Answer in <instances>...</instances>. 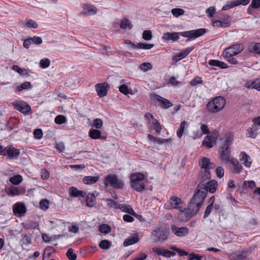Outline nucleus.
<instances>
[{"label":"nucleus","instance_id":"1","mask_svg":"<svg viewBox=\"0 0 260 260\" xmlns=\"http://www.w3.org/2000/svg\"><path fill=\"white\" fill-rule=\"evenodd\" d=\"M233 141L232 134L229 133L226 135L225 140L223 145L219 149L220 158L224 163H229L230 159L231 150L230 146Z\"/></svg>","mask_w":260,"mask_h":260},{"label":"nucleus","instance_id":"2","mask_svg":"<svg viewBox=\"0 0 260 260\" xmlns=\"http://www.w3.org/2000/svg\"><path fill=\"white\" fill-rule=\"evenodd\" d=\"M144 174L140 172L132 173L129 176L130 186L136 191L142 192L145 189V185L142 182L145 179Z\"/></svg>","mask_w":260,"mask_h":260},{"label":"nucleus","instance_id":"3","mask_svg":"<svg viewBox=\"0 0 260 260\" xmlns=\"http://www.w3.org/2000/svg\"><path fill=\"white\" fill-rule=\"evenodd\" d=\"M225 100L221 96H218L211 101H209L206 105L207 111L212 114H214L221 111L225 105Z\"/></svg>","mask_w":260,"mask_h":260},{"label":"nucleus","instance_id":"4","mask_svg":"<svg viewBox=\"0 0 260 260\" xmlns=\"http://www.w3.org/2000/svg\"><path fill=\"white\" fill-rule=\"evenodd\" d=\"M169 235V229L161 226H157L152 231L151 238L155 243L163 242L168 239Z\"/></svg>","mask_w":260,"mask_h":260},{"label":"nucleus","instance_id":"5","mask_svg":"<svg viewBox=\"0 0 260 260\" xmlns=\"http://www.w3.org/2000/svg\"><path fill=\"white\" fill-rule=\"evenodd\" d=\"M205 195L204 192L199 193L197 191L190 201L188 208H189L194 214H196L202 206Z\"/></svg>","mask_w":260,"mask_h":260},{"label":"nucleus","instance_id":"6","mask_svg":"<svg viewBox=\"0 0 260 260\" xmlns=\"http://www.w3.org/2000/svg\"><path fill=\"white\" fill-rule=\"evenodd\" d=\"M217 182L214 180L210 181L205 184L202 181L199 183L196 190L199 193L204 192L206 197L208 191L212 193H214L217 189Z\"/></svg>","mask_w":260,"mask_h":260},{"label":"nucleus","instance_id":"7","mask_svg":"<svg viewBox=\"0 0 260 260\" xmlns=\"http://www.w3.org/2000/svg\"><path fill=\"white\" fill-rule=\"evenodd\" d=\"M199 163L200 167L205 170L204 172L200 175L201 177L203 180L209 179L211 177V174L209 170L213 169L215 165L210 162L209 158L206 157H202Z\"/></svg>","mask_w":260,"mask_h":260},{"label":"nucleus","instance_id":"8","mask_svg":"<svg viewBox=\"0 0 260 260\" xmlns=\"http://www.w3.org/2000/svg\"><path fill=\"white\" fill-rule=\"evenodd\" d=\"M104 184L106 187L111 186L114 189H122L124 186L122 181L118 179L115 174L107 175L105 179Z\"/></svg>","mask_w":260,"mask_h":260},{"label":"nucleus","instance_id":"9","mask_svg":"<svg viewBox=\"0 0 260 260\" xmlns=\"http://www.w3.org/2000/svg\"><path fill=\"white\" fill-rule=\"evenodd\" d=\"M19 154V150L12 146L5 147L3 150H2L0 152L1 155L5 156L7 155L10 159H17Z\"/></svg>","mask_w":260,"mask_h":260},{"label":"nucleus","instance_id":"10","mask_svg":"<svg viewBox=\"0 0 260 260\" xmlns=\"http://www.w3.org/2000/svg\"><path fill=\"white\" fill-rule=\"evenodd\" d=\"M208 31L205 28H199L190 31H185L181 34V36L189 39H196L204 35Z\"/></svg>","mask_w":260,"mask_h":260},{"label":"nucleus","instance_id":"11","mask_svg":"<svg viewBox=\"0 0 260 260\" xmlns=\"http://www.w3.org/2000/svg\"><path fill=\"white\" fill-rule=\"evenodd\" d=\"M171 230L172 233L179 237H184L189 234V229L186 226L178 227L173 224L171 225Z\"/></svg>","mask_w":260,"mask_h":260},{"label":"nucleus","instance_id":"12","mask_svg":"<svg viewBox=\"0 0 260 260\" xmlns=\"http://www.w3.org/2000/svg\"><path fill=\"white\" fill-rule=\"evenodd\" d=\"M244 49L243 45L236 44L226 48L223 51V54H231L236 55L241 52Z\"/></svg>","mask_w":260,"mask_h":260},{"label":"nucleus","instance_id":"13","mask_svg":"<svg viewBox=\"0 0 260 260\" xmlns=\"http://www.w3.org/2000/svg\"><path fill=\"white\" fill-rule=\"evenodd\" d=\"M13 105L15 109L20 111L24 114H27L31 111L30 106L25 102H13Z\"/></svg>","mask_w":260,"mask_h":260},{"label":"nucleus","instance_id":"14","mask_svg":"<svg viewBox=\"0 0 260 260\" xmlns=\"http://www.w3.org/2000/svg\"><path fill=\"white\" fill-rule=\"evenodd\" d=\"M124 44L129 45L132 48L134 49H150L153 47L154 44H147L144 43H139L137 44H135L134 43L131 42L130 40H126L124 41Z\"/></svg>","mask_w":260,"mask_h":260},{"label":"nucleus","instance_id":"15","mask_svg":"<svg viewBox=\"0 0 260 260\" xmlns=\"http://www.w3.org/2000/svg\"><path fill=\"white\" fill-rule=\"evenodd\" d=\"M95 87L97 94L100 97L103 98L107 95L109 87L107 82L96 84Z\"/></svg>","mask_w":260,"mask_h":260},{"label":"nucleus","instance_id":"16","mask_svg":"<svg viewBox=\"0 0 260 260\" xmlns=\"http://www.w3.org/2000/svg\"><path fill=\"white\" fill-rule=\"evenodd\" d=\"M13 211L15 215L21 216L26 213V209L24 203L17 202L13 205Z\"/></svg>","mask_w":260,"mask_h":260},{"label":"nucleus","instance_id":"17","mask_svg":"<svg viewBox=\"0 0 260 260\" xmlns=\"http://www.w3.org/2000/svg\"><path fill=\"white\" fill-rule=\"evenodd\" d=\"M170 203L171 207L167 208V209H177L180 211H182L183 210H184V207L181 206L183 203L180 198L177 197H173L170 199Z\"/></svg>","mask_w":260,"mask_h":260},{"label":"nucleus","instance_id":"18","mask_svg":"<svg viewBox=\"0 0 260 260\" xmlns=\"http://www.w3.org/2000/svg\"><path fill=\"white\" fill-rule=\"evenodd\" d=\"M194 47H190L186 48L182 50L180 52L177 53L175 55L173 56L172 59L173 61H178L187 56L191 51L194 49Z\"/></svg>","mask_w":260,"mask_h":260},{"label":"nucleus","instance_id":"19","mask_svg":"<svg viewBox=\"0 0 260 260\" xmlns=\"http://www.w3.org/2000/svg\"><path fill=\"white\" fill-rule=\"evenodd\" d=\"M231 18L230 16L226 15L223 21L215 20L212 22V25L217 27H226L230 26Z\"/></svg>","mask_w":260,"mask_h":260},{"label":"nucleus","instance_id":"20","mask_svg":"<svg viewBox=\"0 0 260 260\" xmlns=\"http://www.w3.org/2000/svg\"><path fill=\"white\" fill-rule=\"evenodd\" d=\"M25 192V190L23 187L11 186L8 188L7 193L9 196H15L23 194Z\"/></svg>","mask_w":260,"mask_h":260},{"label":"nucleus","instance_id":"21","mask_svg":"<svg viewBox=\"0 0 260 260\" xmlns=\"http://www.w3.org/2000/svg\"><path fill=\"white\" fill-rule=\"evenodd\" d=\"M96 12V7L92 5L84 4L83 6V11L81 13V14L90 16L95 14Z\"/></svg>","mask_w":260,"mask_h":260},{"label":"nucleus","instance_id":"22","mask_svg":"<svg viewBox=\"0 0 260 260\" xmlns=\"http://www.w3.org/2000/svg\"><path fill=\"white\" fill-rule=\"evenodd\" d=\"M217 139L212 135H207L204 138L203 145L208 148H211L216 143Z\"/></svg>","mask_w":260,"mask_h":260},{"label":"nucleus","instance_id":"23","mask_svg":"<svg viewBox=\"0 0 260 260\" xmlns=\"http://www.w3.org/2000/svg\"><path fill=\"white\" fill-rule=\"evenodd\" d=\"M245 86L248 89H255L257 91H260V78L254 80L247 81L245 84Z\"/></svg>","mask_w":260,"mask_h":260},{"label":"nucleus","instance_id":"24","mask_svg":"<svg viewBox=\"0 0 260 260\" xmlns=\"http://www.w3.org/2000/svg\"><path fill=\"white\" fill-rule=\"evenodd\" d=\"M179 35L178 32H165L163 34L162 39L165 41H172L175 42L179 39Z\"/></svg>","mask_w":260,"mask_h":260},{"label":"nucleus","instance_id":"25","mask_svg":"<svg viewBox=\"0 0 260 260\" xmlns=\"http://www.w3.org/2000/svg\"><path fill=\"white\" fill-rule=\"evenodd\" d=\"M154 97L161 103V107L164 109H168L173 106V104L168 100L162 98L158 94H155Z\"/></svg>","mask_w":260,"mask_h":260},{"label":"nucleus","instance_id":"26","mask_svg":"<svg viewBox=\"0 0 260 260\" xmlns=\"http://www.w3.org/2000/svg\"><path fill=\"white\" fill-rule=\"evenodd\" d=\"M70 195L73 197H82L84 198L86 196L85 191L78 190L75 187H71L69 191Z\"/></svg>","mask_w":260,"mask_h":260},{"label":"nucleus","instance_id":"27","mask_svg":"<svg viewBox=\"0 0 260 260\" xmlns=\"http://www.w3.org/2000/svg\"><path fill=\"white\" fill-rule=\"evenodd\" d=\"M139 241V238L138 234H134L125 240L123 242V245L124 246H128L137 243Z\"/></svg>","mask_w":260,"mask_h":260},{"label":"nucleus","instance_id":"28","mask_svg":"<svg viewBox=\"0 0 260 260\" xmlns=\"http://www.w3.org/2000/svg\"><path fill=\"white\" fill-rule=\"evenodd\" d=\"M100 179V176L96 175L94 176H85L83 179V182L85 184L90 185L97 182Z\"/></svg>","mask_w":260,"mask_h":260},{"label":"nucleus","instance_id":"29","mask_svg":"<svg viewBox=\"0 0 260 260\" xmlns=\"http://www.w3.org/2000/svg\"><path fill=\"white\" fill-rule=\"evenodd\" d=\"M247 253L245 251L233 253L231 255V260H246Z\"/></svg>","mask_w":260,"mask_h":260},{"label":"nucleus","instance_id":"30","mask_svg":"<svg viewBox=\"0 0 260 260\" xmlns=\"http://www.w3.org/2000/svg\"><path fill=\"white\" fill-rule=\"evenodd\" d=\"M96 196L93 193H89L86 195V205L88 207H93L96 204Z\"/></svg>","mask_w":260,"mask_h":260},{"label":"nucleus","instance_id":"31","mask_svg":"<svg viewBox=\"0 0 260 260\" xmlns=\"http://www.w3.org/2000/svg\"><path fill=\"white\" fill-rule=\"evenodd\" d=\"M230 162L233 166V172L234 173L239 174L243 170L242 166L239 163L237 159L232 158Z\"/></svg>","mask_w":260,"mask_h":260},{"label":"nucleus","instance_id":"32","mask_svg":"<svg viewBox=\"0 0 260 260\" xmlns=\"http://www.w3.org/2000/svg\"><path fill=\"white\" fill-rule=\"evenodd\" d=\"M249 51L251 53L260 54V43H251L249 46Z\"/></svg>","mask_w":260,"mask_h":260},{"label":"nucleus","instance_id":"33","mask_svg":"<svg viewBox=\"0 0 260 260\" xmlns=\"http://www.w3.org/2000/svg\"><path fill=\"white\" fill-rule=\"evenodd\" d=\"M150 128L155 129L157 134H159L161 130V126L156 119H154L151 122Z\"/></svg>","mask_w":260,"mask_h":260},{"label":"nucleus","instance_id":"34","mask_svg":"<svg viewBox=\"0 0 260 260\" xmlns=\"http://www.w3.org/2000/svg\"><path fill=\"white\" fill-rule=\"evenodd\" d=\"M258 129L256 126H254V124L253 123L252 127H249L247 130V137L255 138L257 136Z\"/></svg>","mask_w":260,"mask_h":260},{"label":"nucleus","instance_id":"35","mask_svg":"<svg viewBox=\"0 0 260 260\" xmlns=\"http://www.w3.org/2000/svg\"><path fill=\"white\" fill-rule=\"evenodd\" d=\"M88 134L91 139L96 140L101 138V132L98 129H90Z\"/></svg>","mask_w":260,"mask_h":260},{"label":"nucleus","instance_id":"36","mask_svg":"<svg viewBox=\"0 0 260 260\" xmlns=\"http://www.w3.org/2000/svg\"><path fill=\"white\" fill-rule=\"evenodd\" d=\"M240 160H243V164L247 167H250L251 164V161L248 160V159H250V157L245 152H242L240 154Z\"/></svg>","mask_w":260,"mask_h":260},{"label":"nucleus","instance_id":"37","mask_svg":"<svg viewBox=\"0 0 260 260\" xmlns=\"http://www.w3.org/2000/svg\"><path fill=\"white\" fill-rule=\"evenodd\" d=\"M107 205L111 208L119 209L120 208V205L121 204H119L118 202L113 200L111 199H107L106 200Z\"/></svg>","mask_w":260,"mask_h":260},{"label":"nucleus","instance_id":"38","mask_svg":"<svg viewBox=\"0 0 260 260\" xmlns=\"http://www.w3.org/2000/svg\"><path fill=\"white\" fill-rule=\"evenodd\" d=\"M120 209L121 211L124 212H126L131 215H133L134 214H135V212L132 208V207L129 205L121 204L120 205Z\"/></svg>","mask_w":260,"mask_h":260},{"label":"nucleus","instance_id":"39","mask_svg":"<svg viewBox=\"0 0 260 260\" xmlns=\"http://www.w3.org/2000/svg\"><path fill=\"white\" fill-rule=\"evenodd\" d=\"M120 27L122 29H131L132 26L130 21L127 18L123 19L121 21Z\"/></svg>","mask_w":260,"mask_h":260},{"label":"nucleus","instance_id":"40","mask_svg":"<svg viewBox=\"0 0 260 260\" xmlns=\"http://www.w3.org/2000/svg\"><path fill=\"white\" fill-rule=\"evenodd\" d=\"M9 180L12 184L14 185H18L22 182V177L20 175H15L11 177Z\"/></svg>","mask_w":260,"mask_h":260},{"label":"nucleus","instance_id":"41","mask_svg":"<svg viewBox=\"0 0 260 260\" xmlns=\"http://www.w3.org/2000/svg\"><path fill=\"white\" fill-rule=\"evenodd\" d=\"M12 69L14 71L19 73L20 75L24 76L27 75L26 70L24 68H21L17 65H13Z\"/></svg>","mask_w":260,"mask_h":260},{"label":"nucleus","instance_id":"42","mask_svg":"<svg viewBox=\"0 0 260 260\" xmlns=\"http://www.w3.org/2000/svg\"><path fill=\"white\" fill-rule=\"evenodd\" d=\"M218 213L220 221L226 219L228 217V213L223 208L218 211Z\"/></svg>","mask_w":260,"mask_h":260},{"label":"nucleus","instance_id":"43","mask_svg":"<svg viewBox=\"0 0 260 260\" xmlns=\"http://www.w3.org/2000/svg\"><path fill=\"white\" fill-rule=\"evenodd\" d=\"M111 243L108 240H103L99 244L100 247L104 250H108L110 248Z\"/></svg>","mask_w":260,"mask_h":260},{"label":"nucleus","instance_id":"44","mask_svg":"<svg viewBox=\"0 0 260 260\" xmlns=\"http://www.w3.org/2000/svg\"><path fill=\"white\" fill-rule=\"evenodd\" d=\"M32 85L30 82L26 81L21 84V85L19 86L17 88V90L18 91H20L23 89H27L29 88H31Z\"/></svg>","mask_w":260,"mask_h":260},{"label":"nucleus","instance_id":"45","mask_svg":"<svg viewBox=\"0 0 260 260\" xmlns=\"http://www.w3.org/2000/svg\"><path fill=\"white\" fill-rule=\"evenodd\" d=\"M225 59L228 61L231 64H236L238 63V60L234 57V55L231 54H223Z\"/></svg>","mask_w":260,"mask_h":260},{"label":"nucleus","instance_id":"46","mask_svg":"<svg viewBox=\"0 0 260 260\" xmlns=\"http://www.w3.org/2000/svg\"><path fill=\"white\" fill-rule=\"evenodd\" d=\"M21 236L22 238L21 239V242L23 244L25 245H28L31 243V238L30 236L22 235Z\"/></svg>","mask_w":260,"mask_h":260},{"label":"nucleus","instance_id":"47","mask_svg":"<svg viewBox=\"0 0 260 260\" xmlns=\"http://www.w3.org/2000/svg\"><path fill=\"white\" fill-rule=\"evenodd\" d=\"M187 125V122L185 121H182L180 125V127L177 132V136L180 138L183 134L185 126Z\"/></svg>","mask_w":260,"mask_h":260},{"label":"nucleus","instance_id":"48","mask_svg":"<svg viewBox=\"0 0 260 260\" xmlns=\"http://www.w3.org/2000/svg\"><path fill=\"white\" fill-rule=\"evenodd\" d=\"M103 124V120L101 119L96 118L93 120L92 126L95 129H100L102 127Z\"/></svg>","mask_w":260,"mask_h":260},{"label":"nucleus","instance_id":"49","mask_svg":"<svg viewBox=\"0 0 260 260\" xmlns=\"http://www.w3.org/2000/svg\"><path fill=\"white\" fill-rule=\"evenodd\" d=\"M49 202L46 199H43L40 202V207L43 210H47L49 208Z\"/></svg>","mask_w":260,"mask_h":260},{"label":"nucleus","instance_id":"50","mask_svg":"<svg viewBox=\"0 0 260 260\" xmlns=\"http://www.w3.org/2000/svg\"><path fill=\"white\" fill-rule=\"evenodd\" d=\"M111 227L106 224H103L100 226L99 231L104 234H108L111 231Z\"/></svg>","mask_w":260,"mask_h":260},{"label":"nucleus","instance_id":"51","mask_svg":"<svg viewBox=\"0 0 260 260\" xmlns=\"http://www.w3.org/2000/svg\"><path fill=\"white\" fill-rule=\"evenodd\" d=\"M152 68V65L149 62H144L140 64V69L144 72H147L151 70Z\"/></svg>","mask_w":260,"mask_h":260},{"label":"nucleus","instance_id":"52","mask_svg":"<svg viewBox=\"0 0 260 260\" xmlns=\"http://www.w3.org/2000/svg\"><path fill=\"white\" fill-rule=\"evenodd\" d=\"M66 121H67L66 117L62 115H57L55 117V120H54L55 122L58 124H61L66 122Z\"/></svg>","mask_w":260,"mask_h":260},{"label":"nucleus","instance_id":"53","mask_svg":"<svg viewBox=\"0 0 260 260\" xmlns=\"http://www.w3.org/2000/svg\"><path fill=\"white\" fill-rule=\"evenodd\" d=\"M182 212H184V214L185 215V219L186 220H188L189 219H190L193 215H194L193 213V212H192V210H191L189 208H187V209H185L184 208V210H183L182 211H181Z\"/></svg>","mask_w":260,"mask_h":260},{"label":"nucleus","instance_id":"54","mask_svg":"<svg viewBox=\"0 0 260 260\" xmlns=\"http://www.w3.org/2000/svg\"><path fill=\"white\" fill-rule=\"evenodd\" d=\"M212 211H214L213 206L208 205L206 207L205 211L204 212V218H207V217H208Z\"/></svg>","mask_w":260,"mask_h":260},{"label":"nucleus","instance_id":"55","mask_svg":"<svg viewBox=\"0 0 260 260\" xmlns=\"http://www.w3.org/2000/svg\"><path fill=\"white\" fill-rule=\"evenodd\" d=\"M172 14L175 17H178L184 14V10L180 8H174L172 10Z\"/></svg>","mask_w":260,"mask_h":260},{"label":"nucleus","instance_id":"56","mask_svg":"<svg viewBox=\"0 0 260 260\" xmlns=\"http://www.w3.org/2000/svg\"><path fill=\"white\" fill-rule=\"evenodd\" d=\"M74 250L72 248H69L67 252V256L70 260H76L77 255L74 253Z\"/></svg>","mask_w":260,"mask_h":260},{"label":"nucleus","instance_id":"57","mask_svg":"<svg viewBox=\"0 0 260 260\" xmlns=\"http://www.w3.org/2000/svg\"><path fill=\"white\" fill-rule=\"evenodd\" d=\"M142 37L145 40H150L152 39V32L149 30H144L143 32Z\"/></svg>","mask_w":260,"mask_h":260},{"label":"nucleus","instance_id":"58","mask_svg":"<svg viewBox=\"0 0 260 260\" xmlns=\"http://www.w3.org/2000/svg\"><path fill=\"white\" fill-rule=\"evenodd\" d=\"M31 43L35 44V45H40L42 43L43 41L41 37H37V36H34L33 37H29Z\"/></svg>","mask_w":260,"mask_h":260},{"label":"nucleus","instance_id":"59","mask_svg":"<svg viewBox=\"0 0 260 260\" xmlns=\"http://www.w3.org/2000/svg\"><path fill=\"white\" fill-rule=\"evenodd\" d=\"M50 60L48 58L42 59L41 60L40 62L41 67L44 69L48 67L50 65Z\"/></svg>","mask_w":260,"mask_h":260},{"label":"nucleus","instance_id":"60","mask_svg":"<svg viewBox=\"0 0 260 260\" xmlns=\"http://www.w3.org/2000/svg\"><path fill=\"white\" fill-rule=\"evenodd\" d=\"M25 25L28 28H36L38 27V25L37 23L33 20H29L25 24Z\"/></svg>","mask_w":260,"mask_h":260},{"label":"nucleus","instance_id":"61","mask_svg":"<svg viewBox=\"0 0 260 260\" xmlns=\"http://www.w3.org/2000/svg\"><path fill=\"white\" fill-rule=\"evenodd\" d=\"M244 185L245 187L253 189L255 186V183L254 181H245Z\"/></svg>","mask_w":260,"mask_h":260},{"label":"nucleus","instance_id":"62","mask_svg":"<svg viewBox=\"0 0 260 260\" xmlns=\"http://www.w3.org/2000/svg\"><path fill=\"white\" fill-rule=\"evenodd\" d=\"M34 137L37 139H40L43 136V132L41 129H36L34 132Z\"/></svg>","mask_w":260,"mask_h":260},{"label":"nucleus","instance_id":"63","mask_svg":"<svg viewBox=\"0 0 260 260\" xmlns=\"http://www.w3.org/2000/svg\"><path fill=\"white\" fill-rule=\"evenodd\" d=\"M216 173L218 178H221L224 176V169L222 167H218L216 169Z\"/></svg>","mask_w":260,"mask_h":260},{"label":"nucleus","instance_id":"64","mask_svg":"<svg viewBox=\"0 0 260 260\" xmlns=\"http://www.w3.org/2000/svg\"><path fill=\"white\" fill-rule=\"evenodd\" d=\"M249 7L258 9L260 7V0H252Z\"/></svg>","mask_w":260,"mask_h":260}]
</instances>
